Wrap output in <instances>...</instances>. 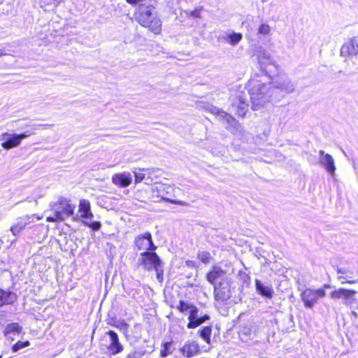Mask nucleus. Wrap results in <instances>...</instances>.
Here are the masks:
<instances>
[{
    "label": "nucleus",
    "instance_id": "1",
    "mask_svg": "<svg viewBox=\"0 0 358 358\" xmlns=\"http://www.w3.org/2000/svg\"><path fill=\"white\" fill-rule=\"evenodd\" d=\"M248 92H240L232 99L231 107L240 117H244L248 110V96L253 110L263 108L269 102L270 85L252 78L248 84Z\"/></svg>",
    "mask_w": 358,
    "mask_h": 358
},
{
    "label": "nucleus",
    "instance_id": "2",
    "mask_svg": "<svg viewBox=\"0 0 358 358\" xmlns=\"http://www.w3.org/2000/svg\"><path fill=\"white\" fill-rule=\"evenodd\" d=\"M206 280L213 285L214 298L216 301L223 303L231 298L232 280L222 268L213 266L206 274Z\"/></svg>",
    "mask_w": 358,
    "mask_h": 358
},
{
    "label": "nucleus",
    "instance_id": "3",
    "mask_svg": "<svg viewBox=\"0 0 358 358\" xmlns=\"http://www.w3.org/2000/svg\"><path fill=\"white\" fill-rule=\"evenodd\" d=\"M138 4L134 13L136 22L153 34H159L162 31V22L156 10V1L151 0L149 3L143 1Z\"/></svg>",
    "mask_w": 358,
    "mask_h": 358
},
{
    "label": "nucleus",
    "instance_id": "4",
    "mask_svg": "<svg viewBox=\"0 0 358 358\" xmlns=\"http://www.w3.org/2000/svg\"><path fill=\"white\" fill-rule=\"evenodd\" d=\"M137 264L145 271L154 270L157 280L159 282L164 281V262L155 250L141 252Z\"/></svg>",
    "mask_w": 358,
    "mask_h": 358
},
{
    "label": "nucleus",
    "instance_id": "5",
    "mask_svg": "<svg viewBox=\"0 0 358 358\" xmlns=\"http://www.w3.org/2000/svg\"><path fill=\"white\" fill-rule=\"evenodd\" d=\"M76 206L71 203L70 201L65 198H60L59 201L52 206L55 217H48V221H63L65 219L73 216V220H78V215L74 216Z\"/></svg>",
    "mask_w": 358,
    "mask_h": 358
},
{
    "label": "nucleus",
    "instance_id": "6",
    "mask_svg": "<svg viewBox=\"0 0 358 358\" xmlns=\"http://www.w3.org/2000/svg\"><path fill=\"white\" fill-rule=\"evenodd\" d=\"M258 64L261 71L269 78H272L278 71V66L264 49L260 48L257 51Z\"/></svg>",
    "mask_w": 358,
    "mask_h": 358
},
{
    "label": "nucleus",
    "instance_id": "7",
    "mask_svg": "<svg viewBox=\"0 0 358 358\" xmlns=\"http://www.w3.org/2000/svg\"><path fill=\"white\" fill-rule=\"evenodd\" d=\"M34 133L27 130L21 134L4 132L0 136V141L1 147L6 150L18 147L22 141Z\"/></svg>",
    "mask_w": 358,
    "mask_h": 358
},
{
    "label": "nucleus",
    "instance_id": "8",
    "mask_svg": "<svg viewBox=\"0 0 358 358\" xmlns=\"http://www.w3.org/2000/svg\"><path fill=\"white\" fill-rule=\"evenodd\" d=\"M176 189L174 186L166 184H159L152 189V192L156 194L157 196L159 198V200L157 201H166L172 204L188 206V203L185 201L169 198V196L174 195Z\"/></svg>",
    "mask_w": 358,
    "mask_h": 358
},
{
    "label": "nucleus",
    "instance_id": "9",
    "mask_svg": "<svg viewBox=\"0 0 358 358\" xmlns=\"http://www.w3.org/2000/svg\"><path fill=\"white\" fill-rule=\"evenodd\" d=\"M134 243L137 250L142 252L152 251L157 249V246L152 240V236L149 231L136 236Z\"/></svg>",
    "mask_w": 358,
    "mask_h": 358
},
{
    "label": "nucleus",
    "instance_id": "10",
    "mask_svg": "<svg viewBox=\"0 0 358 358\" xmlns=\"http://www.w3.org/2000/svg\"><path fill=\"white\" fill-rule=\"evenodd\" d=\"M276 73H278L276 76L273 75V77L271 78L272 79L271 84L273 87H280L288 94L292 93L294 90V85L287 74L282 72L278 73V71Z\"/></svg>",
    "mask_w": 358,
    "mask_h": 358
},
{
    "label": "nucleus",
    "instance_id": "11",
    "mask_svg": "<svg viewBox=\"0 0 358 358\" xmlns=\"http://www.w3.org/2000/svg\"><path fill=\"white\" fill-rule=\"evenodd\" d=\"M317 164L322 167L331 176H335L336 165L333 157L323 150L318 152Z\"/></svg>",
    "mask_w": 358,
    "mask_h": 358
},
{
    "label": "nucleus",
    "instance_id": "12",
    "mask_svg": "<svg viewBox=\"0 0 358 358\" xmlns=\"http://www.w3.org/2000/svg\"><path fill=\"white\" fill-rule=\"evenodd\" d=\"M205 108L210 113L217 115V117L219 118L220 121L226 122L225 127L227 129L229 130V127H235L237 122L231 115L210 104H207Z\"/></svg>",
    "mask_w": 358,
    "mask_h": 358
},
{
    "label": "nucleus",
    "instance_id": "13",
    "mask_svg": "<svg viewBox=\"0 0 358 358\" xmlns=\"http://www.w3.org/2000/svg\"><path fill=\"white\" fill-rule=\"evenodd\" d=\"M106 335L108 336L110 339L109 345H106V348L109 351L110 354L115 355L122 352L124 347L120 342L117 334L113 330H109L106 333Z\"/></svg>",
    "mask_w": 358,
    "mask_h": 358
},
{
    "label": "nucleus",
    "instance_id": "14",
    "mask_svg": "<svg viewBox=\"0 0 358 358\" xmlns=\"http://www.w3.org/2000/svg\"><path fill=\"white\" fill-rule=\"evenodd\" d=\"M356 291L339 288L331 294V297L334 299H343V304L351 306L355 301L353 296L355 295Z\"/></svg>",
    "mask_w": 358,
    "mask_h": 358
},
{
    "label": "nucleus",
    "instance_id": "15",
    "mask_svg": "<svg viewBox=\"0 0 358 358\" xmlns=\"http://www.w3.org/2000/svg\"><path fill=\"white\" fill-rule=\"evenodd\" d=\"M255 289L258 294L262 297L271 299L274 294V289L271 285L264 283L260 280H255Z\"/></svg>",
    "mask_w": 358,
    "mask_h": 358
},
{
    "label": "nucleus",
    "instance_id": "16",
    "mask_svg": "<svg viewBox=\"0 0 358 358\" xmlns=\"http://www.w3.org/2000/svg\"><path fill=\"white\" fill-rule=\"evenodd\" d=\"M112 182L119 187H127L132 182V176L127 172L116 173L112 177Z\"/></svg>",
    "mask_w": 358,
    "mask_h": 358
},
{
    "label": "nucleus",
    "instance_id": "17",
    "mask_svg": "<svg viewBox=\"0 0 358 358\" xmlns=\"http://www.w3.org/2000/svg\"><path fill=\"white\" fill-rule=\"evenodd\" d=\"M78 213H80V217L83 219V220H92L94 217V215L91 210L90 203L86 199L80 200Z\"/></svg>",
    "mask_w": 358,
    "mask_h": 358
},
{
    "label": "nucleus",
    "instance_id": "18",
    "mask_svg": "<svg viewBox=\"0 0 358 358\" xmlns=\"http://www.w3.org/2000/svg\"><path fill=\"white\" fill-rule=\"evenodd\" d=\"M341 54L343 56L357 55L358 54V38L355 37L345 43L341 47Z\"/></svg>",
    "mask_w": 358,
    "mask_h": 358
},
{
    "label": "nucleus",
    "instance_id": "19",
    "mask_svg": "<svg viewBox=\"0 0 358 358\" xmlns=\"http://www.w3.org/2000/svg\"><path fill=\"white\" fill-rule=\"evenodd\" d=\"M180 352L187 358L192 357L200 353V348L195 341L186 342L183 347L180 349Z\"/></svg>",
    "mask_w": 358,
    "mask_h": 358
},
{
    "label": "nucleus",
    "instance_id": "20",
    "mask_svg": "<svg viewBox=\"0 0 358 358\" xmlns=\"http://www.w3.org/2000/svg\"><path fill=\"white\" fill-rule=\"evenodd\" d=\"M17 300V296L10 290L0 289V306L13 305Z\"/></svg>",
    "mask_w": 358,
    "mask_h": 358
},
{
    "label": "nucleus",
    "instance_id": "21",
    "mask_svg": "<svg viewBox=\"0 0 358 358\" xmlns=\"http://www.w3.org/2000/svg\"><path fill=\"white\" fill-rule=\"evenodd\" d=\"M107 324L116 327L123 333L127 338H129V324L127 323L124 320H116L115 318L111 317L107 320Z\"/></svg>",
    "mask_w": 358,
    "mask_h": 358
},
{
    "label": "nucleus",
    "instance_id": "22",
    "mask_svg": "<svg viewBox=\"0 0 358 358\" xmlns=\"http://www.w3.org/2000/svg\"><path fill=\"white\" fill-rule=\"evenodd\" d=\"M271 86L269 91V101L278 102L284 98L288 93L280 89V87H273L271 83H268Z\"/></svg>",
    "mask_w": 358,
    "mask_h": 358
},
{
    "label": "nucleus",
    "instance_id": "23",
    "mask_svg": "<svg viewBox=\"0 0 358 358\" xmlns=\"http://www.w3.org/2000/svg\"><path fill=\"white\" fill-rule=\"evenodd\" d=\"M31 217L32 216L29 215L20 217L17 222L10 227V231L12 234L14 236H17L27 224H29V220Z\"/></svg>",
    "mask_w": 358,
    "mask_h": 358
},
{
    "label": "nucleus",
    "instance_id": "24",
    "mask_svg": "<svg viewBox=\"0 0 358 358\" xmlns=\"http://www.w3.org/2000/svg\"><path fill=\"white\" fill-rule=\"evenodd\" d=\"M22 331V327L17 322H13L8 324L4 330L3 331V334L4 336H8L10 334H20Z\"/></svg>",
    "mask_w": 358,
    "mask_h": 358
},
{
    "label": "nucleus",
    "instance_id": "25",
    "mask_svg": "<svg viewBox=\"0 0 358 358\" xmlns=\"http://www.w3.org/2000/svg\"><path fill=\"white\" fill-rule=\"evenodd\" d=\"M301 298L306 307L312 308L313 306V291L312 289L304 290L301 294Z\"/></svg>",
    "mask_w": 358,
    "mask_h": 358
},
{
    "label": "nucleus",
    "instance_id": "26",
    "mask_svg": "<svg viewBox=\"0 0 358 358\" xmlns=\"http://www.w3.org/2000/svg\"><path fill=\"white\" fill-rule=\"evenodd\" d=\"M208 320H210V316L206 314L201 317L198 316L191 322H189L188 324H187V327L188 329H195L196 327H199L202 323Z\"/></svg>",
    "mask_w": 358,
    "mask_h": 358
},
{
    "label": "nucleus",
    "instance_id": "27",
    "mask_svg": "<svg viewBox=\"0 0 358 358\" xmlns=\"http://www.w3.org/2000/svg\"><path fill=\"white\" fill-rule=\"evenodd\" d=\"M211 327H203L199 331V336L207 343H210Z\"/></svg>",
    "mask_w": 358,
    "mask_h": 358
},
{
    "label": "nucleus",
    "instance_id": "28",
    "mask_svg": "<svg viewBox=\"0 0 358 358\" xmlns=\"http://www.w3.org/2000/svg\"><path fill=\"white\" fill-rule=\"evenodd\" d=\"M336 271L339 274L345 275V276L344 275L339 276L338 277L339 279H345V280L347 278H351L355 276L354 272L350 270L347 267L337 266Z\"/></svg>",
    "mask_w": 358,
    "mask_h": 358
},
{
    "label": "nucleus",
    "instance_id": "29",
    "mask_svg": "<svg viewBox=\"0 0 358 358\" xmlns=\"http://www.w3.org/2000/svg\"><path fill=\"white\" fill-rule=\"evenodd\" d=\"M172 342H164L162 343V350H160V356L162 357H166L168 355L172 354L171 350Z\"/></svg>",
    "mask_w": 358,
    "mask_h": 358
},
{
    "label": "nucleus",
    "instance_id": "30",
    "mask_svg": "<svg viewBox=\"0 0 358 358\" xmlns=\"http://www.w3.org/2000/svg\"><path fill=\"white\" fill-rule=\"evenodd\" d=\"M228 42L232 45H236L242 39V34L233 32L228 35Z\"/></svg>",
    "mask_w": 358,
    "mask_h": 358
},
{
    "label": "nucleus",
    "instance_id": "31",
    "mask_svg": "<svg viewBox=\"0 0 358 358\" xmlns=\"http://www.w3.org/2000/svg\"><path fill=\"white\" fill-rule=\"evenodd\" d=\"M83 223L85 226L90 227L93 231H99L101 227V223L99 221L83 220Z\"/></svg>",
    "mask_w": 358,
    "mask_h": 358
},
{
    "label": "nucleus",
    "instance_id": "32",
    "mask_svg": "<svg viewBox=\"0 0 358 358\" xmlns=\"http://www.w3.org/2000/svg\"><path fill=\"white\" fill-rule=\"evenodd\" d=\"M197 257L205 264L210 263V260L212 258L210 252L207 251H199Z\"/></svg>",
    "mask_w": 358,
    "mask_h": 358
},
{
    "label": "nucleus",
    "instance_id": "33",
    "mask_svg": "<svg viewBox=\"0 0 358 358\" xmlns=\"http://www.w3.org/2000/svg\"><path fill=\"white\" fill-rule=\"evenodd\" d=\"M29 345L30 343L28 341H18L12 346L11 349L13 352H16L24 348L29 346Z\"/></svg>",
    "mask_w": 358,
    "mask_h": 358
},
{
    "label": "nucleus",
    "instance_id": "34",
    "mask_svg": "<svg viewBox=\"0 0 358 358\" xmlns=\"http://www.w3.org/2000/svg\"><path fill=\"white\" fill-rule=\"evenodd\" d=\"M238 275V278L243 282V284L246 285L247 286L250 284V277L249 274L243 271H239Z\"/></svg>",
    "mask_w": 358,
    "mask_h": 358
},
{
    "label": "nucleus",
    "instance_id": "35",
    "mask_svg": "<svg viewBox=\"0 0 358 358\" xmlns=\"http://www.w3.org/2000/svg\"><path fill=\"white\" fill-rule=\"evenodd\" d=\"M144 355L145 351L134 350L128 353L125 358H143Z\"/></svg>",
    "mask_w": 358,
    "mask_h": 358
},
{
    "label": "nucleus",
    "instance_id": "36",
    "mask_svg": "<svg viewBox=\"0 0 358 358\" xmlns=\"http://www.w3.org/2000/svg\"><path fill=\"white\" fill-rule=\"evenodd\" d=\"M198 313H199L198 308L192 304L189 309V315L188 317L189 322H191L192 320L195 319L196 317H198Z\"/></svg>",
    "mask_w": 358,
    "mask_h": 358
},
{
    "label": "nucleus",
    "instance_id": "37",
    "mask_svg": "<svg viewBox=\"0 0 358 358\" xmlns=\"http://www.w3.org/2000/svg\"><path fill=\"white\" fill-rule=\"evenodd\" d=\"M271 28L267 24H262L258 29V34L262 35H267L270 33Z\"/></svg>",
    "mask_w": 358,
    "mask_h": 358
},
{
    "label": "nucleus",
    "instance_id": "38",
    "mask_svg": "<svg viewBox=\"0 0 358 358\" xmlns=\"http://www.w3.org/2000/svg\"><path fill=\"white\" fill-rule=\"evenodd\" d=\"M192 304H189L188 303L184 301H182L180 300L179 301V305L178 306V309L181 312V313H185L186 312L187 310H189L191 306H192Z\"/></svg>",
    "mask_w": 358,
    "mask_h": 358
},
{
    "label": "nucleus",
    "instance_id": "39",
    "mask_svg": "<svg viewBox=\"0 0 358 358\" xmlns=\"http://www.w3.org/2000/svg\"><path fill=\"white\" fill-rule=\"evenodd\" d=\"M135 176V182H141L145 178V175L143 173H137L136 171L134 172Z\"/></svg>",
    "mask_w": 358,
    "mask_h": 358
},
{
    "label": "nucleus",
    "instance_id": "40",
    "mask_svg": "<svg viewBox=\"0 0 358 358\" xmlns=\"http://www.w3.org/2000/svg\"><path fill=\"white\" fill-rule=\"evenodd\" d=\"M201 10L200 8H196L194 10L189 11L190 16L195 17V18H199L201 17Z\"/></svg>",
    "mask_w": 358,
    "mask_h": 358
},
{
    "label": "nucleus",
    "instance_id": "41",
    "mask_svg": "<svg viewBox=\"0 0 358 358\" xmlns=\"http://www.w3.org/2000/svg\"><path fill=\"white\" fill-rule=\"evenodd\" d=\"M325 295V291L324 289H319L315 290V298L323 297Z\"/></svg>",
    "mask_w": 358,
    "mask_h": 358
},
{
    "label": "nucleus",
    "instance_id": "42",
    "mask_svg": "<svg viewBox=\"0 0 358 358\" xmlns=\"http://www.w3.org/2000/svg\"><path fill=\"white\" fill-rule=\"evenodd\" d=\"M126 1L131 5H136L140 2L145 1V0H126Z\"/></svg>",
    "mask_w": 358,
    "mask_h": 358
},
{
    "label": "nucleus",
    "instance_id": "43",
    "mask_svg": "<svg viewBox=\"0 0 358 358\" xmlns=\"http://www.w3.org/2000/svg\"><path fill=\"white\" fill-rule=\"evenodd\" d=\"M43 124H34L31 126V130L38 129L40 127H43Z\"/></svg>",
    "mask_w": 358,
    "mask_h": 358
},
{
    "label": "nucleus",
    "instance_id": "44",
    "mask_svg": "<svg viewBox=\"0 0 358 358\" xmlns=\"http://www.w3.org/2000/svg\"><path fill=\"white\" fill-rule=\"evenodd\" d=\"M186 264H187V266H194V262H192V261H189H189H187V262H186Z\"/></svg>",
    "mask_w": 358,
    "mask_h": 358
},
{
    "label": "nucleus",
    "instance_id": "45",
    "mask_svg": "<svg viewBox=\"0 0 358 358\" xmlns=\"http://www.w3.org/2000/svg\"><path fill=\"white\" fill-rule=\"evenodd\" d=\"M351 315L355 318L357 319V313L355 310H352Z\"/></svg>",
    "mask_w": 358,
    "mask_h": 358
},
{
    "label": "nucleus",
    "instance_id": "46",
    "mask_svg": "<svg viewBox=\"0 0 358 358\" xmlns=\"http://www.w3.org/2000/svg\"><path fill=\"white\" fill-rule=\"evenodd\" d=\"M357 282H358V280H348L346 281V282L349 283V284H354V283H356Z\"/></svg>",
    "mask_w": 358,
    "mask_h": 358
},
{
    "label": "nucleus",
    "instance_id": "47",
    "mask_svg": "<svg viewBox=\"0 0 358 358\" xmlns=\"http://www.w3.org/2000/svg\"><path fill=\"white\" fill-rule=\"evenodd\" d=\"M54 1L57 3H60V2L63 1L64 0H54Z\"/></svg>",
    "mask_w": 358,
    "mask_h": 358
},
{
    "label": "nucleus",
    "instance_id": "48",
    "mask_svg": "<svg viewBox=\"0 0 358 358\" xmlns=\"http://www.w3.org/2000/svg\"><path fill=\"white\" fill-rule=\"evenodd\" d=\"M4 54L3 53L2 50H0V57L3 55Z\"/></svg>",
    "mask_w": 358,
    "mask_h": 358
},
{
    "label": "nucleus",
    "instance_id": "49",
    "mask_svg": "<svg viewBox=\"0 0 358 358\" xmlns=\"http://www.w3.org/2000/svg\"><path fill=\"white\" fill-rule=\"evenodd\" d=\"M0 358H2V355H0Z\"/></svg>",
    "mask_w": 358,
    "mask_h": 358
},
{
    "label": "nucleus",
    "instance_id": "50",
    "mask_svg": "<svg viewBox=\"0 0 358 358\" xmlns=\"http://www.w3.org/2000/svg\"><path fill=\"white\" fill-rule=\"evenodd\" d=\"M357 309H358V306H357Z\"/></svg>",
    "mask_w": 358,
    "mask_h": 358
}]
</instances>
